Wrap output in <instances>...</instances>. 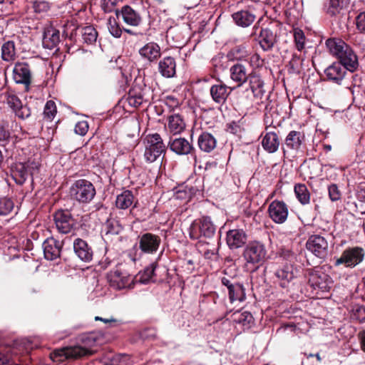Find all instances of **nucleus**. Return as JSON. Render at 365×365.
<instances>
[{
    "label": "nucleus",
    "mask_w": 365,
    "mask_h": 365,
    "mask_svg": "<svg viewBox=\"0 0 365 365\" xmlns=\"http://www.w3.org/2000/svg\"><path fill=\"white\" fill-rule=\"evenodd\" d=\"M84 346H75L56 349L51 354L53 361L61 362L67 359H76L87 355H91L95 350L93 346L96 344V339L93 335L87 336L83 339Z\"/></svg>",
    "instance_id": "1"
},
{
    "label": "nucleus",
    "mask_w": 365,
    "mask_h": 365,
    "mask_svg": "<svg viewBox=\"0 0 365 365\" xmlns=\"http://www.w3.org/2000/svg\"><path fill=\"white\" fill-rule=\"evenodd\" d=\"M335 56L339 59L338 63L344 65L351 72L349 74L351 76L353 81L351 85H347V88L351 92L353 98L354 99L356 98V95L359 94L361 91L360 86L356 85V81L358 79L357 75L351 73L358 66L357 56L349 45H346V48L340 49L339 51V53H336Z\"/></svg>",
    "instance_id": "2"
},
{
    "label": "nucleus",
    "mask_w": 365,
    "mask_h": 365,
    "mask_svg": "<svg viewBox=\"0 0 365 365\" xmlns=\"http://www.w3.org/2000/svg\"><path fill=\"white\" fill-rule=\"evenodd\" d=\"M335 56L339 59L338 63L344 65L351 72L349 74L351 76L353 81L351 85H347V88L351 92L353 98L354 99L356 98V95L359 94L361 91L360 86L356 85V81L358 79L357 75L351 73L358 66L357 56L349 45H346V48L340 49L339 51V53H336Z\"/></svg>",
    "instance_id": "3"
},
{
    "label": "nucleus",
    "mask_w": 365,
    "mask_h": 365,
    "mask_svg": "<svg viewBox=\"0 0 365 365\" xmlns=\"http://www.w3.org/2000/svg\"><path fill=\"white\" fill-rule=\"evenodd\" d=\"M70 196L80 204L90 203L96 195L93 183L86 179L76 180L70 187Z\"/></svg>",
    "instance_id": "4"
},
{
    "label": "nucleus",
    "mask_w": 365,
    "mask_h": 365,
    "mask_svg": "<svg viewBox=\"0 0 365 365\" xmlns=\"http://www.w3.org/2000/svg\"><path fill=\"white\" fill-rule=\"evenodd\" d=\"M144 158L146 162L153 163L161 155L165 154L166 147L158 133L148 134L144 138Z\"/></svg>",
    "instance_id": "5"
},
{
    "label": "nucleus",
    "mask_w": 365,
    "mask_h": 365,
    "mask_svg": "<svg viewBox=\"0 0 365 365\" xmlns=\"http://www.w3.org/2000/svg\"><path fill=\"white\" fill-rule=\"evenodd\" d=\"M216 227L210 217H202L192 222L190 227V237L192 240H198L202 237L211 238L214 236Z\"/></svg>",
    "instance_id": "6"
},
{
    "label": "nucleus",
    "mask_w": 365,
    "mask_h": 365,
    "mask_svg": "<svg viewBox=\"0 0 365 365\" xmlns=\"http://www.w3.org/2000/svg\"><path fill=\"white\" fill-rule=\"evenodd\" d=\"M242 256L247 264H262L267 256L265 245L259 241H251L244 248Z\"/></svg>",
    "instance_id": "7"
},
{
    "label": "nucleus",
    "mask_w": 365,
    "mask_h": 365,
    "mask_svg": "<svg viewBox=\"0 0 365 365\" xmlns=\"http://www.w3.org/2000/svg\"><path fill=\"white\" fill-rule=\"evenodd\" d=\"M39 163L34 160L25 163H16L11 167V177L18 185H23L29 176L38 171Z\"/></svg>",
    "instance_id": "8"
},
{
    "label": "nucleus",
    "mask_w": 365,
    "mask_h": 365,
    "mask_svg": "<svg viewBox=\"0 0 365 365\" xmlns=\"http://www.w3.org/2000/svg\"><path fill=\"white\" fill-rule=\"evenodd\" d=\"M364 250L361 247H348L336 259L334 265L337 267L344 264L346 267L354 268L364 260Z\"/></svg>",
    "instance_id": "9"
},
{
    "label": "nucleus",
    "mask_w": 365,
    "mask_h": 365,
    "mask_svg": "<svg viewBox=\"0 0 365 365\" xmlns=\"http://www.w3.org/2000/svg\"><path fill=\"white\" fill-rule=\"evenodd\" d=\"M259 29V22H257L252 28L251 36H255V39L258 42L260 48L264 51H271L277 41V34L268 27L260 28L258 33Z\"/></svg>",
    "instance_id": "10"
},
{
    "label": "nucleus",
    "mask_w": 365,
    "mask_h": 365,
    "mask_svg": "<svg viewBox=\"0 0 365 365\" xmlns=\"http://www.w3.org/2000/svg\"><path fill=\"white\" fill-rule=\"evenodd\" d=\"M333 282L332 278L321 269H313L309 272L308 283L314 290L328 292Z\"/></svg>",
    "instance_id": "11"
},
{
    "label": "nucleus",
    "mask_w": 365,
    "mask_h": 365,
    "mask_svg": "<svg viewBox=\"0 0 365 365\" xmlns=\"http://www.w3.org/2000/svg\"><path fill=\"white\" fill-rule=\"evenodd\" d=\"M306 248L320 259H325L329 254V243L327 239L320 235H311L306 242Z\"/></svg>",
    "instance_id": "12"
},
{
    "label": "nucleus",
    "mask_w": 365,
    "mask_h": 365,
    "mask_svg": "<svg viewBox=\"0 0 365 365\" xmlns=\"http://www.w3.org/2000/svg\"><path fill=\"white\" fill-rule=\"evenodd\" d=\"M107 279L110 286L116 289L131 288L134 284L133 276L118 269L110 271Z\"/></svg>",
    "instance_id": "13"
},
{
    "label": "nucleus",
    "mask_w": 365,
    "mask_h": 365,
    "mask_svg": "<svg viewBox=\"0 0 365 365\" xmlns=\"http://www.w3.org/2000/svg\"><path fill=\"white\" fill-rule=\"evenodd\" d=\"M53 219L57 230L62 234L69 233L75 225V220L67 210L56 212Z\"/></svg>",
    "instance_id": "14"
},
{
    "label": "nucleus",
    "mask_w": 365,
    "mask_h": 365,
    "mask_svg": "<svg viewBox=\"0 0 365 365\" xmlns=\"http://www.w3.org/2000/svg\"><path fill=\"white\" fill-rule=\"evenodd\" d=\"M160 244V237L151 232H146L139 236V248L143 253L150 255L155 253Z\"/></svg>",
    "instance_id": "15"
},
{
    "label": "nucleus",
    "mask_w": 365,
    "mask_h": 365,
    "mask_svg": "<svg viewBox=\"0 0 365 365\" xmlns=\"http://www.w3.org/2000/svg\"><path fill=\"white\" fill-rule=\"evenodd\" d=\"M115 14L118 18L121 17L126 25L133 27L139 26L143 21L139 11L129 5H125L120 10H115Z\"/></svg>",
    "instance_id": "16"
},
{
    "label": "nucleus",
    "mask_w": 365,
    "mask_h": 365,
    "mask_svg": "<svg viewBox=\"0 0 365 365\" xmlns=\"http://www.w3.org/2000/svg\"><path fill=\"white\" fill-rule=\"evenodd\" d=\"M268 214L272 220L277 224L284 223L288 217V207L283 201L275 200L268 207Z\"/></svg>",
    "instance_id": "17"
},
{
    "label": "nucleus",
    "mask_w": 365,
    "mask_h": 365,
    "mask_svg": "<svg viewBox=\"0 0 365 365\" xmlns=\"http://www.w3.org/2000/svg\"><path fill=\"white\" fill-rule=\"evenodd\" d=\"M347 71L344 65L335 62L325 69L324 73L328 81L341 85L347 76Z\"/></svg>",
    "instance_id": "18"
},
{
    "label": "nucleus",
    "mask_w": 365,
    "mask_h": 365,
    "mask_svg": "<svg viewBox=\"0 0 365 365\" xmlns=\"http://www.w3.org/2000/svg\"><path fill=\"white\" fill-rule=\"evenodd\" d=\"M14 80L16 83L24 84L28 87L31 83V72L29 63L18 62L13 69Z\"/></svg>",
    "instance_id": "19"
},
{
    "label": "nucleus",
    "mask_w": 365,
    "mask_h": 365,
    "mask_svg": "<svg viewBox=\"0 0 365 365\" xmlns=\"http://www.w3.org/2000/svg\"><path fill=\"white\" fill-rule=\"evenodd\" d=\"M43 255L47 260H54L61 255L62 242L53 237L47 238L42 245Z\"/></svg>",
    "instance_id": "20"
},
{
    "label": "nucleus",
    "mask_w": 365,
    "mask_h": 365,
    "mask_svg": "<svg viewBox=\"0 0 365 365\" xmlns=\"http://www.w3.org/2000/svg\"><path fill=\"white\" fill-rule=\"evenodd\" d=\"M73 246L75 254L81 260L85 262L92 260L93 251L86 241L76 238L73 241Z\"/></svg>",
    "instance_id": "21"
},
{
    "label": "nucleus",
    "mask_w": 365,
    "mask_h": 365,
    "mask_svg": "<svg viewBox=\"0 0 365 365\" xmlns=\"http://www.w3.org/2000/svg\"><path fill=\"white\" fill-rule=\"evenodd\" d=\"M138 53L143 60L153 63L160 57L161 49L157 43L151 41L142 46L139 49Z\"/></svg>",
    "instance_id": "22"
},
{
    "label": "nucleus",
    "mask_w": 365,
    "mask_h": 365,
    "mask_svg": "<svg viewBox=\"0 0 365 365\" xmlns=\"http://www.w3.org/2000/svg\"><path fill=\"white\" fill-rule=\"evenodd\" d=\"M158 71L160 74L166 78H173L176 73V61L172 56H164L158 63Z\"/></svg>",
    "instance_id": "23"
},
{
    "label": "nucleus",
    "mask_w": 365,
    "mask_h": 365,
    "mask_svg": "<svg viewBox=\"0 0 365 365\" xmlns=\"http://www.w3.org/2000/svg\"><path fill=\"white\" fill-rule=\"evenodd\" d=\"M7 104L14 112L15 115L21 119L28 118L31 115L30 108L27 105H24L21 100L15 95L8 96Z\"/></svg>",
    "instance_id": "24"
},
{
    "label": "nucleus",
    "mask_w": 365,
    "mask_h": 365,
    "mask_svg": "<svg viewBox=\"0 0 365 365\" xmlns=\"http://www.w3.org/2000/svg\"><path fill=\"white\" fill-rule=\"evenodd\" d=\"M226 240L230 249H237L246 243L247 234L242 229L231 230L227 232Z\"/></svg>",
    "instance_id": "25"
},
{
    "label": "nucleus",
    "mask_w": 365,
    "mask_h": 365,
    "mask_svg": "<svg viewBox=\"0 0 365 365\" xmlns=\"http://www.w3.org/2000/svg\"><path fill=\"white\" fill-rule=\"evenodd\" d=\"M230 74L232 81L237 83V87L242 86L250 78V73H248L246 66L240 62H237L230 67Z\"/></svg>",
    "instance_id": "26"
},
{
    "label": "nucleus",
    "mask_w": 365,
    "mask_h": 365,
    "mask_svg": "<svg viewBox=\"0 0 365 365\" xmlns=\"http://www.w3.org/2000/svg\"><path fill=\"white\" fill-rule=\"evenodd\" d=\"M261 137V144L266 152L274 153L278 150L280 142L275 132H267L264 135L262 134Z\"/></svg>",
    "instance_id": "27"
},
{
    "label": "nucleus",
    "mask_w": 365,
    "mask_h": 365,
    "mask_svg": "<svg viewBox=\"0 0 365 365\" xmlns=\"http://www.w3.org/2000/svg\"><path fill=\"white\" fill-rule=\"evenodd\" d=\"M60 42V32L53 26H48L45 29L43 36V46L44 48L53 49L58 46Z\"/></svg>",
    "instance_id": "28"
},
{
    "label": "nucleus",
    "mask_w": 365,
    "mask_h": 365,
    "mask_svg": "<svg viewBox=\"0 0 365 365\" xmlns=\"http://www.w3.org/2000/svg\"><path fill=\"white\" fill-rule=\"evenodd\" d=\"M277 282L282 288L287 287L289 283L294 278V268L291 264H285L279 268L274 274Z\"/></svg>",
    "instance_id": "29"
},
{
    "label": "nucleus",
    "mask_w": 365,
    "mask_h": 365,
    "mask_svg": "<svg viewBox=\"0 0 365 365\" xmlns=\"http://www.w3.org/2000/svg\"><path fill=\"white\" fill-rule=\"evenodd\" d=\"M250 90L255 98L261 99L264 96V83L262 78L255 72L250 73V78L248 79Z\"/></svg>",
    "instance_id": "30"
},
{
    "label": "nucleus",
    "mask_w": 365,
    "mask_h": 365,
    "mask_svg": "<svg viewBox=\"0 0 365 365\" xmlns=\"http://www.w3.org/2000/svg\"><path fill=\"white\" fill-rule=\"evenodd\" d=\"M197 145L200 150L209 153L216 148L217 140L211 133L203 132L198 137Z\"/></svg>",
    "instance_id": "31"
},
{
    "label": "nucleus",
    "mask_w": 365,
    "mask_h": 365,
    "mask_svg": "<svg viewBox=\"0 0 365 365\" xmlns=\"http://www.w3.org/2000/svg\"><path fill=\"white\" fill-rule=\"evenodd\" d=\"M234 22L240 27L250 26L255 20V15L248 10H240L232 15Z\"/></svg>",
    "instance_id": "32"
},
{
    "label": "nucleus",
    "mask_w": 365,
    "mask_h": 365,
    "mask_svg": "<svg viewBox=\"0 0 365 365\" xmlns=\"http://www.w3.org/2000/svg\"><path fill=\"white\" fill-rule=\"evenodd\" d=\"M232 89L225 84L213 85L210 88V94L213 101L217 103H224L230 94Z\"/></svg>",
    "instance_id": "33"
},
{
    "label": "nucleus",
    "mask_w": 365,
    "mask_h": 365,
    "mask_svg": "<svg viewBox=\"0 0 365 365\" xmlns=\"http://www.w3.org/2000/svg\"><path fill=\"white\" fill-rule=\"evenodd\" d=\"M169 146L172 151L178 155H187L193 149L192 145L185 138H182L170 140Z\"/></svg>",
    "instance_id": "34"
},
{
    "label": "nucleus",
    "mask_w": 365,
    "mask_h": 365,
    "mask_svg": "<svg viewBox=\"0 0 365 365\" xmlns=\"http://www.w3.org/2000/svg\"><path fill=\"white\" fill-rule=\"evenodd\" d=\"M185 126V122L180 114H173L168 118V128L173 135L181 133Z\"/></svg>",
    "instance_id": "35"
},
{
    "label": "nucleus",
    "mask_w": 365,
    "mask_h": 365,
    "mask_svg": "<svg viewBox=\"0 0 365 365\" xmlns=\"http://www.w3.org/2000/svg\"><path fill=\"white\" fill-rule=\"evenodd\" d=\"M304 140V135L299 131L292 130L286 137L285 145L292 150H298Z\"/></svg>",
    "instance_id": "36"
},
{
    "label": "nucleus",
    "mask_w": 365,
    "mask_h": 365,
    "mask_svg": "<svg viewBox=\"0 0 365 365\" xmlns=\"http://www.w3.org/2000/svg\"><path fill=\"white\" fill-rule=\"evenodd\" d=\"M134 202V196L130 190H124L117 195L115 205L118 208L125 210L130 207Z\"/></svg>",
    "instance_id": "37"
},
{
    "label": "nucleus",
    "mask_w": 365,
    "mask_h": 365,
    "mask_svg": "<svg viewBox=\"0 0 365 365\" xmlns=\"http://www.w3.org/2000/svg\"><path fill=\"white\" fill-rule=\"evenodd\" d=\"M248 56V51L244 45L235 46L227 53V58L231 61H246Z\"/></svg>",
    "instance_id": "38"
},
{
    "label": "nucleus",
    "mask_w": 365,
    "mask_h": 365,
    "mask_svg": "<svg viewBox=\"0 0 365 365\" xmlns=\"http://www.w3.org/2000/svg\"><path fill=\"white\" fill-rule=\"evenodd\" d=\"M294 191L299 202L304 205L310 202V192L305 184L297 183L294 185Z\"/></svg>",
    "instance_id": "39"
},
{
    "label": "nucleus",
    "mask_w": 365,
    "mask_h": 365,
    "mask_svg": "<svg viewBox=\"0 0 365 365\" xmlns=\"http://www.w3.org/2000/svg\"><path fill=\"white\" fill-rule=\"evenodd\" d=\"M229 298L232 303L234 302H243L245 299V292L243 286L239 283H235L232 289L228 292Z\"/></svg>",
    "instance_id": "40"
},
{
    "label": "nucleus",
    "mask_w": 365,
    "mask_h": 365,
    "mask_svg": "<svg viewBox=\"0 0 365 365\" xmlns=\"http://www.w3.org/2000/svg\"><path fill=\"white\" fill-rule=\"evenodd\" d=\"M16 55L15 45L11 41H6L1 47V57L5 61H11L14 59Z\"/></svg>",
    "instance_id": "41"
},
{
    "label": "nucleus",
    "mask_w": 365,
    "mask_h": 365,
    "mask_svg": "<svg viewBox=\"0 0 365 365\" xmlns=\"http://www.w3.org/2000/svg\"><path fill=\"white\" fill-rule=\"evenodd\" d=\"M346 43L340 38H329L326 41V46L328 48L329 52L335 56L339 53L340 49L346 48Z\"/></svg>",
    "instance_id": "42"
},
{
    "label": "nucleus",
    "mask_w": 365,
    "mask_h": 365,
    "mask_svg": "<svg viewBox=\"0 0 365 365\" xmlns=\"http://www.w3.org/2000/svg\"><path fill=\"white\" fill-rule=\"evenodd\" d=\"M234 321L242 324L245 328H250L254 322V318L251 313L243 312L241 313H235Z\"/></svg>",
    "instance_id": "43"
},
{
    "label": "nucleus",
    "mask_w": 365,
    "mask_h": 365,
    "mask_svg": "<svg viewBox=\"0 0 365 365\" xmlns=\"http://www.w3.org/2000/svg\"><path fill=\"white\" fill-rule=\"evenodd\" d=\"M98 33L93 26H86L82 30V38L84 43L92 44L96 41Z\"/></svg>",
    "instance_id": "44"
},
{
    "label": "nucleus",
    "mask_w": 365,
    "mask_h": 365,
    "mask_svg": "<svg viewBox=\"0 0 365 365\" xmlns=\"http://www.w3.org/2000/svg\"><path fill=\"white\" fill-rule=\"evenodd\" d=\"M343 9L342 0H329V2L326 6L327 13L333 16L339 14Z\"/></svg>",
    "instance_id": "45"
},
{
    "label": "nucleus",
    "mask_w": 365,
    "mask_h": 365,
    "mask_svg": "<svg viewBox=\"0 0 365 365\" xmlns=\"http://www.w3.org/2000/svg\"><path fill=\"white\" fill-rule=\"evenodd\" d=\"M14 208V200L8 197H0V215L10 214Z\"/></svg>",
    "instance_id": "46"
},
{
    "label": "nucleus",
    "mask_w": 365,
    "mask_h": 365,
    "mask_svg": "<svg viewBox=\"0 0 365 365\" xmlns=\"http://www.w3.org/2000/svg\"><path fill=\"white\" fill-rule=\"evenodd\" d=\"M144 101L141 92L137 93L135 90H131L128 93L127 101L133 107L137 108L142 105Z\"/></svg>",
    "instance_id": "47"
},
{
    "label": "nucleus",
    "mask_w": 365,
    "mask_h": 365,
    "mask_svg": "<svg viewBox=\"0 0 365 365\" xmlns=\"http://www.w3.org/2000/svg\"><path fill=\"white\" fill-rule=\"evenodd\" d=\"M108 29L110 34L115 38H120L122 35L123 29L115 18L109 17L108 19Z\"/></svg>",
    "instance_id": "48"
},
{
    "label": "nucleus",
    "mask_w": 365,
    "mask_h": 365,
    "mask_svg": "<svg viewBox=\"0 0 365 365\" xmlns=\"http://www.w3.org/2000/svg\"><path fill=\"white\" fill-rule=\"evenodd\" d=\"M56 106L53 101L46 102L43 110V118L51 121L56 114Z\"/></svg>",
    "instance_id": "49"
},
{
    "label": "nucleus",
    "mask_w": 365,
    "mask_h": 365,
    "mask_svg": "<svg viewBox=\"0 0 365 365\" xmlns=\"http://www.w3.org/2000/svg\"><path fill=\"white\" fill-rule=\"evenodd\" d=\"M294 38L296 48L301 51L304 49L305 46V35L302 30L296 29L294 31Z\"/></svg>",
    "instance_id": "50"
},
{
    "label": "nucleus",
    "mask_w": 365,
    "mask_h": 365,
    "mask_svg": "<svg viewBox=\"0 0 365 365\" xmlns=\"http://www.w3.org/2000/svg\"><path fill=\"white\" fill-rule=\"evenodd\" d=\"M51 8L49 2L44 0H36L33 2V9L35 13L46 14Z\"/></svg>",
    "instance_id": "51"
},
{
    "label": "nucleus",
    "mask_w": 365,
    "mask_h": 365,
    "mask_svg": "<svg viewBox=\"0 0 365 365\" xmlns=\"http://www.w3.org/2000/svg\"><path fill=\"white\" fill-rule=\"evenodd\" d=\"M157 266V262H153L144 269L140 277V281L143 283H147L152 279Z\"/></svg>",
    "instance_id": "52"
},
{
    "label": "nucleus",
    "mask_w": 365,
    "mask_h": 365,
    "mask_svg": "<svg viewBox=\"0 0 365 365\" xmlns=\"http://www.w3.org/2000/svg\"><path fill=\"white\" fill-rule=\"evenodd\" d=\"M122 0H101V6L105 13H110L115 10L117 4Z\"/></svg>",
    "instance_id": "53"
},
{
    "label": "nucleus",
    "mask_w": 365,
    "mask_h": 365,
    "mask_svg": "<svg viewBox=\"0 0 365 365\" xmlns=\"http://www.w3.org/2000/svg\"><path fill=\"white\" fill-rule=\"evenodd\" d=\"M130 356L128 354H118L113 356L110 364L106 365H128Z\"/></svg>",
    "instance_id": "54"
},
{
    "label": "nucleus",
    "mask_w": 365,
    "mask_h": 365,
    "mask_svg": "<svg viewBox=\"0 0 365 365\" xmlns=\"http://www.w3.org/2000/svg\"><path fill=\"white\" fill-rule=\"evenodd\" d=\"M355 25L359 33H365V11H361L356 15Z\"/></svg>",
    "instance_id": "55"
},
{
    "label": "nucleus",
    "mask_w": 365,
    "mask_h": 365,
    "mask_svg": "<svg viewBox=\"0 0 365 365\" xmlns=\"http://www.w3.org/2000/svg\"><path fill=\"white\" fill-rule=\"evenodd\" d=\"M329 197L332 201H337L341 199V193L336 184H331L328 186Z\"/></svg>",
    "instance_id": "56"
},
{
    "label": "nucleus",
    "mask_w": 365,
    "mask_h": 365,
    "mask_svg": "<svg viewBox=\"0 0 365 365\" xmlns=\"http://www.w3.org/2000/svg\"><path fill=\"white\" fill-rule=\"evenodd\" d=\"M75 133L81 136L85 135L88 130V123L86 120L79 121L76 124Z\"/></svg>",
    "instance_id": "57"
},
{
    "label": "nucleus",
    "mask_w": 365,
    "mask_h": 365,
    "mask_svg": "<svg viewBox=\"0 0 365 365\" xmlns=\"http://www.w3.org/2000/svg\"><path fill=\"white\" fill-rule=\"evenodd\" d=\"M11 137V133L8 125L0 123V142H9Z\"/></svg>",
    "instance_id": "58"
},
{
    "label": "nucleus",
    "mask_w": 365,
    "mask_h": 365,
    "mask_svg": "<svg viewBox=\"0 0 365 365\" xmlns=\"http://www.w3.org/2000/svg\"><path fill=\"white\" fill-rule=\"evenodd\" d=\"M354 318L359 322H365V306L357 307L353 314Z\"/></svg>",
    "instance_id": "59"
},
{
    "label": "nucleus",
    "mask_w": 365,
    "mask_h": 365,
    "mask_svg": "<svg viewBox=\"0 0 365 365\" xmlns=\"http://www.w3.org/2000/svg\"><path fill=\"white\" fill-rule=\"evenodd\" d=\"M249 63L252 67L258 68L262 65L263 60L258 53H254L249 57Z\"/></svg>",
    "instance_id": "60"
},
{
    "label": "nucleus",
    "mask_w": 365,
    "mask_h": 365,
    "mask_svg": "<svg viewBox=\"0 0 365 365\" xmlns=\"http://www.w3.org/2000/svg\"><path fill=\"white\" fill-rule=\"evenodd\" d=\"M356 197L359 201L365 203V185L364 184H360L359 185H358L356 190Z\"/></svg>",
    "instance_id": "61"
},
{
    "label": "nucleus",
    "mask_w": 365,
    "mask_h": 365,
    "mask_svg": "<svg viewBox=\"0 0 365 365\" xmlns=\"http://www.w3.org/2000/svg\"><path fill=\"white\" fill-rule=\"evenodd\" d=\"M63 35L66 36H71L73 31L76 29L75 26L71 23H67L63 26Z\"/></svg>",
    "instance_id": "62"
},
{
    "label": "nucleus",
    "mask_w": 365,
    "mask_h": 365,
    "mask_svg": "<svg viewBox=\"0 0 365 365\" xmlns=\"http://www.w3.org/2000/svg\"><path fill=\"white\" fill-rule=\"evenodd\" d=\"M300 63V56L296 53L292 55V58L289 61V65L293 70H295L299 67Z\"/></svg>",
    "instance_id": "63"
},
{
    "label": "nucleus",
    "mask_w": 365,
    "mask_h": 365,
    "mask_svg": "<svg viewBox=\"0 0 365 365\" xmlns=\"http://www.w3.org/2000/svg\"><path fill=\"white\" fill-rule=\"evenodd\" d=\"M165 103L171 108H175L178 106V101L177 98L173 96H168L165 99Z\"/></svg>",
    "instance_id": "64"
}]
</instances>
